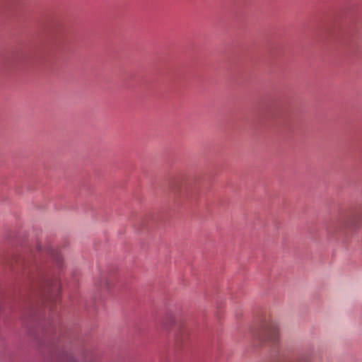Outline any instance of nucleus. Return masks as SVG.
Returning a JSON list of instances; mask_svg holds the SVG:
<instances>
[{
  "label": "nucleus",
  "mask_w": 362,
  "mask_h": 362,
  "mask_svg": "<svg viewBox=\"0 0 362 362\" xmlns=\"http://www.w3.org/2000/svg\"><path fill=\"white\" fill-rule=\"evenodd\" d=\"M267 334H270V338L272 340H275L278 338L279 336V330L276 326H272L267 331Z\"/></svg>",
  "instance_id": "f257e3e1"
},
{
  "label": "nucleus",
  "mask_w": 362,
  "mask_h": 362,
  "mask_svg": "<svg viewBox=\"0 0 362 362\" xmlns=\"http://www.w3.org/2000/svg\"><path fill=\"white\" fill-rule=\"evenodd\" d=\"M175 320L173 316H168L163 320V324L166 329H168L175 324Z\"/></svg>",
  "instance_id": "f03ea898"
}]
</instances>
